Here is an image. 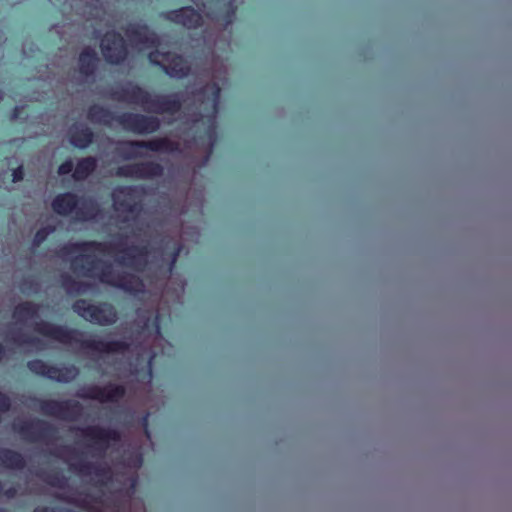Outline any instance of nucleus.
<instances>
[{
    "label": "nucleus",
    "mask_w": 512,
    "mask_h": 512,
    "mask_svg": "<svg viewBox=\"0 0 512 512\" xmlns=\"http://www.w3.org/2000/svg\"><path fill=\"white\" fill-rule=\"evenodd\" d=\"M123 235L117 236V241L113 243H104L96 240L79 241L64 245L60 252L62 255H71L81 253L70 261V267L75 273L84 277L97 279L100 283L123 290L130 295H139L144 293L145 285L142 279L126 271L115 272L110 262L100 259L94 255L84 254L85 252H114L117 256L116 262L126 268L136 272H143L149 265V256L161 262V267H166L171 273L175 268L177 260L182 251L180 243H174L171 251H166L170 241L162 240V244L157 247L149 245H131L125 246Z\"/></svg>",
    "instance_id": "1"
},
{
    "label": "nucleus",
    "mask_w": 512,
    "mask_h": 512,
    "mask_svg": "<svg viewBox=\"0 0 512 512\" xmlns=\"http://www.w3.org/2000/svg\"><path fill=\"white\" fill-rule=\"evenodd\" d=\"M34 330L61 344H79L82 348L101 353H123L129 349V343L123 340L105 341L101 339H81L83 333L75 328L54 324L45 320L36 322Z\"/></svg>",
    "instance_id": "2"
},
{
    "label": "nucleus",
    "mask_w": 512,
    "mask_h": 512,
    "mask_svg": "<svg viewBox=\"0 0 512 512\" xmlns=\"http://www.w3.org/2000/svg\"><path fill=\"white\" fill-rule=\"evenodd\" d=\"M87 118L92 123L103 125H109L112 120H115L124 130L138 135L155 133L161 126L156 116L132 112L114 115L111 110L98 104L89 106Z\"/></svg>",
    "instance_id": "3"
},
{
    "label": "nucleus",
    "mask_w": 512,
    "mask_h": 512,
    "mask_svg": "<svg viewBox=\"0 0 512 512\" xmlns=\"http://www.w3.org/2000/svg\"><path fill=\"white\" fill-rule=\"evenodd\" d=\"M112 97L118 101H126L141 105L144 110L154 112L156 114L178 113L182 108V100L178 93L159 94L152 96L150 92L142 88L138 84H128L112 94Z\"/></svg>",
    "instance_id": "4"
},
{
    "label": "nucleus",
    "mask_w": 512,
    "mask_h": 512,
    "mask_svg": "<svg viewBox=\"0 0 512 512\" xmlns=\"http://www.w3.org/2000/svg\"><path fill=\"white\" fill-rule=\"evenodd\" d=\"M52 210L59 216L75 214V219L81 222L94 219L99 213V205L92 198H80L73 192L56 195L51 202Z\"/></svg>",
    "instance_id": "5"
},
{
    "label": "nucleus",
    "mask_w": 512,
    "mask_h": 512,
    "mask_svg": "<svg viewBox=\"0 0 512 512\" xmlns=\"http://www.w3.org/2000/svg\"><path fill=\"white\" fill-rule=\"evenodd\" d=\"M72 309L84 320L98 326H112L118 320V312L109 302L94 304L87 299H78L72 304Z\"/></svg>",
    "instance_id": "6"
},
{
    "label": "nucleus",
    "mask_w": 512,
    "mask_h": 512,
    "mask_svg": "<svg viewBox=\"0 0 512 512\" xmlns=\"http://www.w3.org/2000/svg\"><path fill=\"white\" fill-rule=\"evenodd\" d=\"M140 148L152 152L175 153L180 149L179 143L167 137L154 138L149 141L124 140L119 141L116 146V153L123 159H133L141 156Z\"/></svg>",
    "instance_id": "7"
},
{
    "label": "nucleus",
    "mask_w": 512,
    "mask_h": 512,
    "mask_svg": "<svg viewBox=\"0 0 512 512\" xmlns=\"http://www.w3.org/2000/svg\"><path fill=\"white\" fill-rule=\"evenodd\" d=\"M13 430L25 441L48 444L58 438L54 425L46 420L35 418L13 423Z\"/></svg>",
    "instance_id": "8"
},
{
    "label": "nucleus",
    "mask_w": 512,
    "mask_h": 512,
    "mask_svg": "<svg viewBox=\"0 0 512 512\" xmlns=\"http://www.w3.org/2000/svg\"><path fill=\"white\" fill-rule=\"evenodd\" d=\"M149 61L160 67L170 78L183 79L191 72V66L186 59L171 51H160L155 49L148 55Z\"/></svg>",
    "instance_id": "9"
},
{
    "label": "nucleus",
    "mask_w": 512,
    "mask_h": 512,
    "mask_svg": "<svg viewBox=\"0 0 512 512\" xmlns=\"http://www.w3.org/2000/svg\"><path fill=\"white\" fill-rule=\"evenodd\" d=\"M81 434L92 441L90 448L92 456L103 458L110 446L111 442H119L121 434L117 429L104 428L93 425L85 428H78Z\"/></svg>",
    "instance_id": "10"
},
{
    "label": "nucleus",
    "mask_w": 512,
    "mask_h": 512,
    "mask_svg": "<svg viewBox=\"0 0 512 512\" xmlns=\"http://www.w3.org/2000/svg\"><path fill=\"white\" fill-rule=\"evenodd\" d=\"M42 414L56 417L62 420H75L83 413V406L80 402L72 399H35Z\"/></svg>",
    "instance_id": "11"
},
{
    "label": "nucleus",
    "mask_w": 512,
    "mask_h": 512,
    "mask_svg": "<svg viewBox=\"0 0 512 512\" xmlns=\"http://www.w3.org/2000/svg\"><path fill=\"white\" fill-rule=\"evenodd\" d=\"M194 97L202 107L203 111L206 113L205 117L207 118L210 129L215 132L216 117L219 111L221 97V88L215 82L207 83L194 91Z\"/></svg>",
    "instance_id": "12"
},
{
    "label": "nucleus",
    "mask_w": 512,
    "mask_h": 512,
    "mask_svg": "<svg viewBox=\"0 0 512 512\" xmlns=\"http://www.w3.org/2000/svg\"><path fill=\"white\" fill-rule=\"evenodd\" d=\"M142 190L134 185H120L114 188L112 192V201L114 210L128 215L138 214L143 206L140 201Z\"/></svg>",
    "instance_id": "13"
},
{
    "label": "nucleus",
    "mask_w": 512,
    "mask_h": 512,
    "mask_svg": "<svg viewBox=\"0 0 512 512\" xmlns=\"http://www.w3.org/2000/svg\"><path fill=\"white\" fill-rule=\"evenodd\" d=\"M100 49L105 61L112 65L123 63L128 57V47L122 35L115 31H107L100 41Z\"/></svg>",
    "instance_id": "14"
},
{
    "label": "nucleus",
    "mask_w": 512,
    "mask_h": 512,
    "mask_svg": "<svg viewBox=\"0 0 512 512\" xmlns=\"http://www.w3.org/2000/svg\"><path fill=\"white\" fill-rule=\"evenodd\" d=\"M126 394L123 385L108 383L104 387L92 385L77 392V397L81 399L97 400L99 402H117Z\"/></svg>",
    "instance_id": "15"
},
{
    "label": "nucleus",
    "mask_w": 512,
    "mask_h": 512,
    "mask_svg": "<svg viewBox=\"0 0 512 512\" xmlns=\"http://www.w3.org/2000/svg\"><path fill=\"white\" fill-rule=\"evenodd\" d=\"M164 173L163 166L154 161L138 162L121 166L116 174L120 177L135 179H153L161 177Z\"/></svg>",
    "instance_id": "16"
},
{
    "label": "nucleus",
    "mask_w": 512,
    "mask_h": 512,
    "mask_svg": "<svg viewBox=\"0 0 512 512\" xmlns=\"http://www.w3.org/2000/svg\"><path fill=\"white\" fill-rule=\"evenodd\" d=\"M165 18L168 21L181 25L187 29L199 28L203 23L202 15L192 6H184L170 10L166 13Z\"/></svg>",
    "instance_id": "17"
},
{
    "label": "nucleus",
    "mask_w": 512,
    "mask_h": 512,
    "mask_svg": "<svg viewBox=\"0 0 512 512\" xmlns=\"http://www.w3.org/2000/svg\"><path fill=\"white\" fill-rule=\"evenodd\" d=\"M71 468L81 476H95L101 485L112 479V471L107 463L79 461L73 463Z\"/></svg>",
    "instance_id": "18"
},
{
    "label": "nucleus",
    "mask_w": 512,
    "mask_h": 512,
    "mask_svg": "<svg viewBox=\"0 0 512 512\" xmlns=\"http://www.w3.org/2000/svg\"><path fill=\"white\" fill-rule=\"evenodd\" d=\"M125 34L140 44L157 48L159 38L154 32H151L146 24H129L125 29Z\"/></svg>",
    "instance_id": "19"
},
{
    "label": "nucleus",
    "mask_w": 512,
    "mask_h": 512,
    "mask_svg": "<svg viewBox=\"0 0 512 512\" xmlns=\"http://www.w3.org/2000/svg\"><path fill=\"white\" fill-rule=\"evenodd\" d=\"M78 375L79 369L73 364L62 367L48 364L47 373L44 377L59 383H69L76 379Z\"/></svg>",
    "instance_id": "20"
},
{
    "label": "nucleus",
    "mask_w": 512,
    "mask_h": 512,
    "mask_svg": "<svg viewBox=\"0 0 512 512\" xmlns=\"http://www.w3.org/2000/svg\"><path fill=\"white\" fill-rule=\"evenodd\" d=\"M99 58L97 53L91 47H85L79 54L78 65L79 72L85 77L94 76Z\"/></svg>",
    "instance_id": "21"
},
{
    "label": "nucleus",
    "mask_w": 512,
    "mask_h": 512,
    "mask_svg": "<svg viewBox=\"0 0 512 512\" xmlns=\"http://www.w3.org/2000/svg\"><path fill=\"white\" fill-rule=\"evenodd\" d=\"M93 141L94 132L87 126L71 129L69 132V142L75 148L86 149Z\"/></svg>",
    "instance_id": "22"
},
{
    "label": "nucleus",
    "mask_w": 512,
    "mask_h": 512,
    "mask_svg": "<svg viewBox=\"0 0 512 512\" xmlns=\"http://www.w3.org/2000/svg\"><path fill=\"white\" fill-rule=\"evenodd\" d=\"M0 465L6 469L22 470L26 460L20 452L9 448L0 449Z\"/></svg>",
    "instance_id": "23"
},
{
    "label": "nucleus",
    "mask_w": 512,
    "mask_h": 512,
    "mask_svg": "<svg viewBox=\"0 0 512 512\" xmlns=\"http://www.w3.org/2000/svg\"><path fill=\"white\" fill-rule=\"evenodd\" d=\"M40 304L33 301H24L14 307L12 316L18 322L39 317Z\"/></svg>",
    "instance_id": "24"
},
{
    "label": "nucleus",
    "mask_w": 512,
    "mask_h": 512,
    "mask_svg": "<svg viewBox=\"0 0 512 512\" xmlns=\"http://www.w3.org/2000/svg\"><path fill=\"white\" fill-rule=\"evenodd\" d=\"M97 159L93 156L81 158L76 163L72 177L76 181L87 179L97 168Z\"/></svg>",
    "instance_id": "25"
},
{
    "label": "nucleus",
    "mask_w": 512,
    "mask_h": 512,
    "mask_svg": "<svg viewBox=\"0 0 512 512\" xmlns=\"http://www.w3.org/2000/svg\"><path fill=\"white\" fill-rule=\"evenodd\" d=\"M27 368L33 374L44 377L47 373L48 364L41 359H33L27 362Z\"/></svg>",
    "instance_id": "26"
},
{
    "label": "nucleus",
    "mask_w": 512,
    "mask_h": 512,
    "mask_svg": "<svg viewBox=\"0 0 512 512\" xmlns=\"http://www.w3.org/2000/svg\"><path fill=\"white\" fill-rule=\"evenodd\" d=\"M43 479L52 487L63 488L66 484L65 477L59 471L48 473Z\"/></svg>",
    "instance_id": "27"
},
{
    "label": "nucleus",
    "mask_w": 512,
    "mask_h": 512,
    "mask_svg": "<svg viewBox=\"0 0 512 512\" xmlns=\"http://www.w3.org/2000/svg\"><path fill=\"white\" fill-rule=\"evenodd\" d=\"M54 230L53 226H45L38 229L33 237V245L36 247L40 246Z\"/></svg>",
    "instance_id": "28"
},
{
    "label": "nucleus",
    "mask_w": 512,
    "mask_h": 512,
    "mask_svg": "<svg viewBox=\"0 0 512 512\" xmlns=\"http://www.w3.org/2000/svg\"><path fill=\"white\" fill-rule=\"evenodd\" d=\"M141 328L143 330H146V329H149V328H153L154 331L157 334H160L161 333V327H160V316H159V314H156L153 318L147 317L143 321V324L141 325Z\"/></svg>",
    "instance_id": "29"
},
{
    "label": "nucleus",
    "mask_w": 512,
    "mask_h": 512,
    "mask_svg": "<svg viewBox=\"0 0 512 512\" xmlns=\"http://www.w3.org/2000/svg\"><path fill=\"white\" fill-rule=\"evenodd\" d=\"M62 286L70 291V290H79L80 287L82 286V284L76 280H74L72 277L70 276H64L63 279H62Z\"/></svg>",
    "instance_id": "30"
},
{
    "label": "nucleus",
    "mask_w": 512,
    "mask_h": 512,
    "mask_svg": "<svg viewBox=\"0 0 512 512\" xmlns=\"http://www.w3.org/2000/svg\"><path fill=\"white\" fill-rule=\"evenodd\" d=\"M226 2H227L226 3L227 9H226V13L224 16V21H225L226 25H229L232 23L233 18L235 16L236 7L233 4V0H226Z\"/></svg>",
    "instance_id": "31"
},
{
    "label": "nucleus",
    "mask_w": 512,
    "mask_h": 512,
    "mask_svg": "<svg viewBox=\"0 0 512 512\" xmlns=\"http://www.w3.org/2000/svg\"><path fill=\"white\" fill-rule=\"evenodd\" d=\"M72 171H74V165H73L72 160H70V159L65 160L64 162H62L59 165L58 170H57L59 175H68Z\"/></svg>",
    "instance_id": "32"
},
{
    "label": "nucleus",
    "mask_w": 512,
    "mask_h": 512,
    "mask_svg": "<svg viewBox=\"0 0 512 512\" xmlns=\"http://www.w3.org/2000/svg\"><path fill=\"white\" fill-rule=\"evenodd\" d=\"M11 409V399L0 391V412H8Z\"/></svg>",
    "instance_id": "33"
},
{
    "label": "nucleus",
    "mask_w": 512,
    "mask_h": 512,
    "mask_svg": "<svg viewBox=\"0 0 512 512\" xmlns=\"http://www.w3.org/2000/svg\"><path fill=\"white\" fill-rule=\"evenodd\" d=\"M24 178V169L23 166H18L12 171V181L14 183L22 181Z\"/></svg>",
    "instance_id": "34"
},
{
    "label": "nucleus",
    "mask_w": 512,
    "mask_h": 512,
    "mask_svg": "<svg viewBox=\"0 0 512 512\" xmlns=\"http://www.w3.org/2000/svg\"><path fill=\"white\" fill-rule=\"evenodd\" d=\"M58 499H60L61 501L66 502L68 504H72V505H75V506H78V507H83L84 506V504L81 501H79L77 498H75V497L59 495Z\"/></svg>",
    "instance_id": "35"
},
{
    "label": "nucleus",
    "mask_w": 512,
    "mask_h": 512,
    "mask_svg": "<svg viewBox=\"0 0 512 512\" xmlns=\"http://www.w3.org/2000/svg\"><path fill=\"white\" fill-rule=\"evenodd\" d=\"M23 112V107L22 106H15L12 111H11V115H10V118L12 120H16L20 117L21 113Z\"/></svg>",
    "instance_id": "36"
},
{
    "label": "nucleus",
    "mask_w": 512,
    "mask_h": 512,
    "mask_svg": "<svg viewBox=\"0 0 512 512\" xmlns=\"http://www.w3.org/2000/svg\"><path fill=\"white\" fill-rule=\"evenodd\" d=\"M143 463V457L140 453H136L134 456H133V464L136 468H139L141 467Z\"/></svg>",
    "instance_id": "37"
},
{
    "label": "nucleus",
    "mask_w": 512,
    "mask_h": 512,
    "mask_svg": "<svg viewBox=\"0 0 512 512\" xmlns=\"http://www.w3.org/2000/svg\"><path fill=\"white\" fill-rule=\"evenodd\" d=\"M58 508H50L47 506H39L36 507L33 512H57Z\"/></svg>",
    "instance_id": "38"
},
{
    "label": "nucleus",
    "mask_w": 512,
    "mask_h": 512,
    "mask_svg": "<svg viewBox=\"0 0 512 512\" xmlns=\"http://www.w3.org/2000/svg\"><path fill=\"white\" fill-rule=\"evenodd\" d=\"M5 357V348L3 346V344L0 342V362L4 359Z\"/></svg>",
    "instance_id": "39"
},
{
    "label": "nucleus",
    "mask_w": 512,
    "mask_h": 512,
    "mask_svg": "<svg viewBox=\"0 0 512 512\" xmlns=\"http://www.w3.org/2000/svg\"><path fill=\"white\" fill-rule=\"evenodd\" d=\"M14 494H15V490L13 488H10V489L5 491V495L8 496V497H13Z\"/></svg>",
    "instance_id": "40"
},
{
    "label": "nucleus",
    "mask_w": 512,
    "mask_h": 512,
    "mask_svg": "<svg viewBox=\"0 0 512 512\" xmlns=\"http://www.w3.org/2000/svg\"><path fill=\"white\" fill-rule=\"evenodd\" d=\"M35 341H36L35 339L26 338L22 342H24V343H32V342H35Z\"/></svg>",
    "instance_id": "41"
},
{
    "label": "nucleus",
    "mask_w": 512,
    "mask_h": 512,
    "mask_svg": "<svg viewBox=\"0 0 512 512\" xmlns=\"http://www.w3.org/2000/svg\"><path fill=\"white\" fill-rule=\"evenodd\" d=\"M203 117H204V115H202L201 113H198L197 114V118L195 119V121L197 122V121H199Z\"/></svg>",
    "instance_id": "42"
},
{
    "label": "nucleus",
    "mask_w": 512,
    "mask_h": 512,
    "mask_svg": "<svg viewBox=\"0 0 512 512\" xmlns=\"http://www.w3.org/2000/svg\"><path fill=\"white\" fill-rule=\"evenodd\" d=\"M0 512H9V511L5 508H0Z\"/></svg>",
    "instance_id": "43"
},
{
    "label": "nucleus",
    "mask_w": 512,
    "mask_h": 512,
    "mask_svg": "<svg viewBox=\"0 0 512 512\" xmlns=\"http://www.w3.org/2000/svg\"><path fill=\"white\" fill-rule=\"evenodd\" d=\"M2 99H3V93H2V91H0V102L2 101Z\"/></svg>",
    "instance_id": "44"
},
{
    "label": "nucleus",
    "mask_w": 512,
    "mask_h": 512,
    "mask_svg": "<svg viewBox=\"0 0 512 512\" xmlns=\"http://www.w3.org/2000/svg\"><path fill=\"white\" fill-rule=\"evenodd\" d=\"M126 221H128V218H127V217H124V218L122 219V222H126Z\"/></svg>",
    "instance_id": "45"
},
{
    "label": "nucleus",
    "mask_w": 512,
    "mask_h": 512,
    "mask_svg": "<svg viewBox=\"0 0 512 512\" xmlns=\"http://www.w3.org/2000/svg\"><path fill=\"white\" fill-rule=\"evenodd\" d=\"M145 433H146L147 437H149V431L147 429L145 430Z\"/></svg>",
    "instance_id": "46"
},
{
    "label": "nucleus",
    "mask_w": 512,
    "mask_h": 512,
    "mask_svg": "<svg viewBox=\"0 0 512 512\" xmlns=\"http://www.w3.org/2000/svg\"><path fill=\"white\" fill-rule=\"evenodd\" d=\"M148 370H149V373H151V365L150 364H149Z\"/></svg>",
    "instance_id": "47"
}]
</instances>
